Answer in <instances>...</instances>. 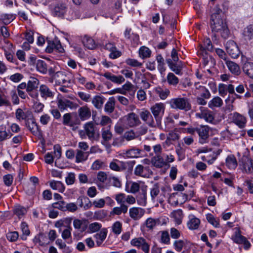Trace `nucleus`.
I'll use <instances>...</instances> for the list:
<instances>
[{
  "label": "nucleus",
  "mask_w": 253,
  "mask_h": 253,
  "mask_svg": "<svg viewBox=\"0 0 253 253\" xmlns=\"http://www.w3.org/2000/svg\"><path fill=\"white\" fill-rule=\"evenodd\" d=\"M200 224V219L194 216L187 222V226L191 230H195L198 228Z\"/></svg>",
  "instance_id": "f704fd0d"
},
{
  "label": "nucleus",
  "mask_w": 253,
  "mask_h": 253,
  "mask_svg": "<svg viewBox=\"0 0 253 253\" xmlns=\"http://www.w3.org/2000/svg\"><path fill=\"white\" fill-rule=\"evenodd\" d=\"M226 165L230 169H235L238 164L234 155H230L226 159Z\"/></svg>",
  "instance_id": "c85d7f7f"
},
{
  "label": "nucleus",
  "mask_w": 253,
  "mask_h": 253,
  "mask_svg": "<svg viewBox=\"0 0 253 253\" xmlns=\"http://www.w3.org/2000/svg\"><path fill=\"white\" fill-rule=\"evenodd\" d=\"M134 162H124L120 161L117 159H114L109 165L110 168L114 171H122L126 170L127 167L129 168L130 170L132 169L133 164Z\"/></svg>",
  "instance_id": "423d86ee"
},
{
  "label": "nucleus",
  "mask_w": 253,
  "mask_h": 253,
  "mask_svg": "<svg viewBox=\"0 0 253 253\" xmlns=\"http://www.w3.org/2000/svg\"><path fill=\"white\" fill-rule=\"evenodd\" d=\"M85 132L88 138L91 140H98L100 138V133L96 127L94 126L92 122L86 123L84 125Z\"/></svg>",
  "instance_id": "0eeeda50"
},
{
  "label": "nucleus",
  "mask_w": 253,
  "mask_h": 253,
  "mask_svg": "<svg viewBox=\"0 0 253 253\" xmlns=\"http://www.w3.org/2000/svg\"><path fill=\"white\" fill-rule=\"evenodd\" d=\"M128 207L125 204H121L120 207H115L111 212V214L120 215L122 213H126L127 211Z\"/></svg>",
  "instance_id": "c9c22d12"
},
{
  "label": "nucleus",
  "mask_w": 253,
  "mask_h": 253,
  "mask_svg": "<svg viewBox=\"0 0 253 253\" xmlns=\"http://www.w3.org/2000/svg\"><path fill=\"white\" fill-rule=\"evenodd\" d=\"M151 163L152 165L157 168H161L164 166H167L166 162L161 155H156L151 159Z\"/></svg>",
  "instance_id": "b1692460"
},
{
  "label": "nucleus",
  "mask_w": 253,
  "mask_h": 253,
  "mask_svg": "<svg viewBox=\"0 0 253 253\" xmlns=\"http://www.w3.org/2000/svg\"><path fill=\"white\" fill-rule=\"evenodd\" d=\"M150 110L154 116L157 124L158 125H160L165 110V105L163 103H156L151 106Z\"/></svg>",
  "instance_id": "39448f33"
},
{
  "label": "nucleus",
  "mask_w": 253,
  "mask_h": 253,
  "mask_svg": "<svg viewBox=\"0 0 253 253\" xmlns=\"http://www.w3.org/2000/svg\"><path fill=\"white\" fill-rule=\"evenodd\" d=\"M232 122L240 128L245 127L247 122L246 118L238 113H234L232 116Z\"/></svg>",
  "instance_id": "6ab92c4d"
},
{
  "label": "nucleus",
  "mask_w": 253,
  "mask_h": 253,
  "mask_svg": "<svg viewBox=\"0 0 253 253\" xmlns=\"http://www.w3.org/2000/svg\"><path fill=\"white\" fill-rule=\"evenodd\" d=\"M215 52L217 54V55L218 56V57L224 60L225 61V62L229 60L228 59L227 55H226V53L225 52V51L223 50H222L220 48H216L215 49Z\"/></svg>",
  "instance_id": "69168bd1"
},
{
  "label": "nucleus",
  "mask_w": 253,
  "mask_h": 253,
  "mask_svg": "<svg viewBox=\"0 0 253 253\" xmlns=\"http://www.w3.org/2000/svg\"><path fill=\"white\" fill-rule=\"evenodd\" d=\"M139 55L142 58H148L150 56L151 51L146 46L141 47L139 51Z\"/></svg>",
  "instance_id": "3c124183"
},
{
  "label": "nucleus",
  "mask_w": 253,
  "mask_h": 253,
  "mask_svg": "<svg viewBox=\"0 0 253 253\" xmlns=\"http://www.w3.org/2000/svg\"><path fill=\"white\" fill-rule=\"evenodd\" d=\"M122 120L124 124L130 127H135L141 124L138 116L134 113L131 112L125 116Z\"/></svg>",
  "instance_id": "6e6552de"
},
{
  "label": "nucleus",
  "mask_w": 253,
  "mask_h": 253,
  "mask_svg": "<svg viewBox=\"0 0 253 253\" xmlns=\"http://www.w3.org/2000/svg\"><path fill=\"white\" fill-rule=\"evenodd\" d=\"M56 40L57 39L53 41H47L48 45L45 49L46 52L51 53L53 51V49H54L56 47V44H57Z\"/></svg>",
  "instance_id": "680f3d73"
},
{
  "label": "nucleus",
  "mask_w": 253,
  "mask_h": 253,
  "mask_svg": "<svg viewBox=\"0 0 253 253\" xmlns=\"http://www.w3.org/2000/svg\"><path fill=\"white\" fill-rule=\"evenodd\" d=\"M91 117V111L87 106L80 107V120L85 121Z\"/></svg>",
  "instance_id": "c756f323"
},
{
  "label": "nucleus",
  "mask_w": 253,
  "mask_h": 253,
  "mask_svg": "<svg viewBox=\"0 0 253 253\" xmlns=\"http://www.w3.org/2000/svg\"><path fill=\"white\" fill-rule=\"evenodd\" d=\"M223 15L222 10L220 8L219 5H216L212 10L211 19H221Z\"/></svg>",
  "instance_id": "58836bf2"
},
{
  "label": "nucleus",
  "mask_w": 253,
  "mask_h": 253,
  "mask_svg": "<svg viewBox=\"0 0 253 253\" xmlns=\"http://www.w3.org/2000/svg\"><path fill=\"white\" fill-rule=\"evenodd\" d=\"M200 91L202 92L201 96L205 98L208 99L211 96V93L209 91L203 86H199Z\"/></svg>",
  "instance_id": "338daca9"
},
{
  "label": "nucleus",
  "mask_w": 253,
  "mask_h": 253,
  "mask_svg": "<svg viewBox=\"0 0 253 253\" xmlns=\"http://www.w3.org/2000/svg\"><path fill=\"white\" fill-rule=\"evenodd\" d=\"M207 219L209 223L216 228L219 227V220L215 218L211 214L207 215Z\"/></svg>",
  "instance_id": "603ef678"
},
{
  "label": "nucleus",
  "mask_w": 253,
  "mask_h": 253,
  "mask_svg": "<svg viewBox=\"0 0 253 253\" xmlns=\"http://www.w3.org/2000/svg\"><path fill=\"white\" fill-rule=\"evenodd\" d=\"M82 42L84 45L89 49H93L96 47L94 40L86 35L84 36Z\"/></svg>",
  "instance_id": "bb28decb"
},
{
  "label": "nucleus",
  "mask_w": 253,
  "mask_h": 253,
  "mask_svg": "<svg viewBox=\"0 0 253 253\" xmlns=\"http://www.w3.org/2000/svg\"><path fill=\"white\" fill-rule=\"evenodd\" d=\"M21 228L23 232L21 238L23 240H26L27 239L26 236H28L30 233L28 225L26 222H23L21 224Z\"/></svg>",
  "instance_id": "8fccbe9b"
},
{
  "label": "nucleus",
  "mask_w": 253,
  "mask_h": 253,
  "mask_svg": "<svg viewBox=\"0 0 253 253\" xmlns=\"http://www.w3.org/2000/svg\"><path fill=\"white\" fill-rule=\"evenodd\" d=\"M225 63L228 69L232 74L236 76L240 74L241 70L238 64L230 60L227 61Z\"/></svg>",
  "instance_id": "393cba45"
},
{
  "label": "nucleus",
  "mask_w": 253,
  "mask_h": 253,
  "mask_svg": "<svg viewBox=\"0 0 253 253\" xmlns=\"http://www.w3.org/2000/svg\"><path fill=\"white\" fill-rule=\"evenodd\" d=\"M168 103L170 107L174 109L188 111L191 108V104L188 99L184 97L172 98Z\"/></svg>",
  "instance_id": "f03ea898"
},
{
  "label": "nucleus",
  "mask_w": 253,
  "mask_h": 253,
  "mask_svg": "<svg viewBox=\"0 0 253 253\" xmlns=\"http://www.w3.org/2000/svg\"><path fill=\"white\" fill-rule=\"evenodd\" d=\"M144 210L140 208L133 207L129 210L130 217L134 220L139 219L144 214Z\"/></svg>",
  "instance_id": "aec40b11"
},
{
  "label": "nucleus",
  "mask_w": 253,
  "mask_h": 253,
  "mask_svg": "<svg viewBox=\"0 0 253 253\" xmlns=\"http://www.w3.org/2000/svg\"><path fill=\"white\" fill-rule=\"evenodd\" d=\"M171 214L172 217L174 218L176 222L178 224H180L181 223V220L183 217V212L181 210H177L173 211Z\"/></svg>",
  "instance_id": "09e8293b"
},
{
  "label": "nucleus",
  "mask_w": 253,
  "mask_h": 253,
  "mask_svg": "<svg viewBox=\"0 0 253 253\" xmlns=\"http://www.w3.org/2000/svg\"><path fill=\"white\" fill-rule=\"evenodd\" d=\"M40 91L42 97H51L53 96L52 92L49 90L48 87L45 85H42L40 86Z\"/></svg>",
  "instance_id": "a19ab883"
},
{
  "label": "nucleus",
  "mask_w": 253,
  "mask_h": 253,
  "mask_svg": "<svg viewBox=\"0 0 253 253\" xmlns=\"http://www.w3.org/2000/svg\"><path fill=\"white\" fill-rule=\"evenodd\" d=\"M92 103L96 108L100 109L104 103V98L102 96L96 95L92 99Z\"/></svg>",
  "instance_id": "37998d69"
},
{
  "label": "nucleus",
  "mask_w": 253,
  "mask_h": 253,
  "mask_svg": "<svg viewBox=\"0 0 253 253\" xmlns=\"http://www.w3.org/2000/svg\"><path fill=\"white\" fill-rule=\"evenodd\" d=\"M156 60L158 63V69L162 75L166 70L164 59L161 54H159L156 56Z\"/></svg>",
  "instance_id": "2f4dec72"
},
{
  "label": "nucleus",
  "mask_w": 253,
  "mask_h": 253,
  "mask_svg": "<svg viewBox=\"0 0 253 253\" xmlns=\"http://www.w3.org/2000/svg\"><path fill=\"white\" fill-rule=\"evenodd\" d=\"M57 105L61 110H65L67 108L75 109L78 106V104L65 98L60 94H59L57 97Z\"/></svg>",
  "instance_id": "1a4fd4ad"
},
{
  "label": "nucleus",
  "mask_w": 253,
  "mask_h": 253,
  "mask_svg": "<svg viewBox=\"0 0 253 253\" xmlns=\"http://www.w3.org/2000/svg\"><path fill=\"white\" fill-rule=\"evenodd\" d=\"M67 7L64 3H57L52 11L54 16L63 18L66 12Z\"/></svg>",
  "instance_id": "a211bd4d"
},
{
  "label": "nucleus",
  "mask_w": 253,
  "mask_h": 253,
  "mask_svg": "<svg viewBox=\"0 0 253 253\" xmlns=\"http://www.w3.org/2000/svg\"><path fill=\"white\" fill-rule=\"evenodd\" d=\"M157 220L152 218H148L145 221V225L149 230H152L156 225Z\"/></svg>",
  "instance_id": "052dcab7"
},
{
  "label": "nucleus",
  "mask_w": 253,
  "mask_h": 253,
  "mask_svg": "<svg viewBox=\"0 0 253 253\" xmlns=\"http://www.w3.org/2000/svg\"><path fill=\"white\" fill-rule=\"evenodd\" d=\"M102 137L105 141H108L111 139L112 134L109 129L103 128L102 130Z\"/></svg>",
  "instance_id": "13d9d810"
},
{
  "label": "nucleus",
  "mask_w": 253,
  "mask_h": 253,
  "mask_svg": "<svg viewBox=\"0 0 253 253\" xmlns=\"http://www.w3.org/2000/svg\"><path fill=\"white\" fill-rule=\"evenodd\" d=\"M115 100L113 97H110L105 105L104 110L106 112L111 113L115 109Z\"/></svg>",
  "instance_id": "72a5a7b5"
},
{
  "label": "nucleus",
  "mask_w": 253,
  "mask_h": 253,
  "mask_svg": "<svg viewBox=\"0 0 253 253\" xmlns=\"http://www.w3.org/2000/svg\"><path fill=\"white\" fill-rule=\"evenodd\" d=\"M212 48L213 46L211 41L209 38L205 39L204 41V45H202L200 47L201 51H203V53L205 52V54H207L206 50L211 51Z\"/></svg>",
  "instance_id": "ea45409f"
},
{
  "label": "nucleus",
  "mask_w": 253,
  "mask_h": 253,
  "mask_svg": "<svg viewBox=\"0 0 253 253\" xmlns=\"http://www.w3.org/2000/svg\"><path fill=\"white\" fill-rule=\"evenodd\" d=\"M140 150L137 148H132L126 152L127 156L130 158H137L140 154Z\"/></svg>",
  "instance_id": "864d4df0"
},
{
  "label": "nucleus",
  "mask_w": 253,
  "mask_h": 253,
  "mask_svg": "<svg viewBox=\"0 0 253 253\" xmlns=\"http://www.w3.org/2000/svg\"><path fill=\"white\" fill-rule=\"evenodd\" d=\"M222 99L220 97L217 96L214 97L209 102L208 106L210 108L213 109L214 107H220L222 105Z\"/></svg>",
  "instance_id": "4c0bfd02"
},
{
  "label": "nucleus",
  "mask_w": 253,
  "mask_h": 253,
  "mask_svg": "<svg viewBox=\"0 0 253 253\" xmlns=\"http://www.w3.org/2000/svg\"><path fill=\"white\" fill-rule=\"evenodd\" d=\"M227 52L232 58H237L240 55V50L236 43L232 40L227 41L225 44Z\"/></svg>",
  "instance_id": "9d476101"
},
{
  "label": "nucleus",
  "mask_w": 253,
  "mask_h": 253,
  "mask_svg": "<svg viewBox=\"0 0 253 253\" xmlns=\"http://www.w3.org/2000/svg\"><path fill=\"white\" fill-rule=\"evenodd\" d=\"M147 190L146 187H142L140 189L138 194L136 196L138 204L141 206H145L147 203Z\"/></svg>",
  "instance_id": "5701e85b"
},
{
  "label": "nucleus",
  "mask_w": 253,
  "mask_h": 253,
  "mask_svg": "<svg viewBox=\"0 0 253 253\" xmlns=\"http://www.w3.org/2000/svg\"><path fill=\"white\" fill-rule=\"evenodd\" d=\"M141 119L145 122L149 126L153 127L155 126V122L150 112L147 110H143L139 113Z\"/></svg>",
  "instance_id": "f3484780"
},
{
  "label": "nucleus",
  "mask_w": 253,
  "mask_h": 253,
  "mask_svg": "<svg viewBox=\"0 0 253 253\" xmlns=\"http://www.w3.org/2000/svg\"><path fill=\"white\" fill-rule=\"evenodd\" d=\"M50 187L54 190H57L59 192L63 193L65 190V187L61 182L59 181H52L50 182Z\"/></svg>",
  "instance_id": "e433bc0d"
},
{
  "label": "nucleus",
  "mask_w": 253,
  "mask_h": 253,
  "mask_svg": "<svg viewBox=\"0 0 253 253\" xmlns=\"http://www.w3.org/2000/svg\"><path fill=\"white\" fill-rule=\"evenodd\" d=\"M26 211V209L21 206L16 207L14 210V213L18 216L24 215Z\"/></svg>",
  "instance_id": "774afa93"
},
{
  "label": "nucleus",
  "mask_w": 253,
  "mask_h": 253,
  "mask_svg": "<svg viewBox=\"0 0 253 253\" xmlns=\"http://www.w3.org/2000/svg\"><path fill=\"white\" fill-rule=\"evenodd\" d=\"M242 69L244 73L249 78L253 79V62L248 61L247 58L242 56Z\"/></svg>",
  "instance_id": "2eb2a0df"
},
{
  "label": "nucleus",
  "mask_w": 253,
  "mask_h": 253,
  "mask_svg": "<svg viewBox=\"0 0 253 253\" xmlns=\"http://www.w3.org/2000/svg\"><path fill=\"white\" fill-rule=\"evenodd\" d=\"M179 138V135L178 133L176 132L175 129L174 130H171L169 132L167 137V141H176L177 140H178Z\"/></svg>",
  "instance_id": "4d7b16f0"
},
{
  "label": "nucleus",
  "mask_w": 253,
  "mask_h": 253,
  "mask_svg": "<svg viewBox=\"0 0 253 253\" xmlns=\"http://www.w3.org/2000/svg\"><path fill=\"white\" fill-rule=\"evenodd\" d=\"M160 193L159 187L157 184H155L152 188L151 189V196L152 200L154 199L159 195Z\"/></svg>",
  "instance_id": "e2e57ef3"
},
{
  "label": "nucleus",
  "mask_w": 253,
  "mask_h": 253,
  "mask_svg": "<svg viewBox=\"0 0 253 253\" xmlns=\"http://www.w3.org/2000/svg\"><path fill=\"white\" fill-rule=\"evenodd\" d=\"M15 17L13 14H4L1 15L0 20H1L4 25H7L12 21Z\"/></svg>",
  "instance_id": "49530a36"
},
{
  "label": "nucleus",
  "mask_w": 253,
  "mask_h": 253,
  "mask_svg": "<svg viewBox=\"0 0 253 253\" xmlns=\"http://www.w3.org/2000/svg\"><path fill=\"white\" fill-rule=\"evenodd\" d=\"M243 162V171L247 173L253 172V160L247 157H243L242 159Z\"/></svg>",
  "instance_id": "4be33fe9"
},
{
  "label": "nucleus",
  "mask_w": 253,
  "mask_h": 253,
  "mask_svg": "<svg viewBox=\"0 0 253 253\" xmlns=\"http://www.w3.org/2000/svg\"><path fill=\"white\" fill-rule=\"evenodd\" d=\"M211 27L212 32L220 33L221 36L224 39H228L230 35V32L227 24L222 18L211 19Z\"/></svg>",
  "instance_id": "f257e3e1"
},
{
  "label": "nucleus",
  "mask_w": 253,
  "mask_h": 253,
  "mask_svg": "<svg viewBox=\"0 0 253 253\" xmlns=\"http://www.w3.org/2000/svg\"><path fill=\"white\" fill-rule=\"evenodd\" d=\"M176 153L178 157V160L181 161L185 157V149L183 148L180 144H178L176 147Z\"/></svg>",
  "instance_id": "de8ad7c7"
},
{
  "label": "nucleus",
  "mask_w": 253,
  "mask_h": 253,
  "mask_svg": "<svg viewBox=\"0 0 253 253\" xmlns=\"http://www.w3.org/2000/svg\"><path fill=\"white\" fill-rule=\"evenodd\" d=\"M167 63L170 69L177 75L182 74V70L183 67L181 61H172L170 58L166 59Z\"/></svg>",
  "instance_id": "ddd939ff"
},
{
  "label": "nucleus",
  "mask_w": 253,
  "mask_h": 253,
  "mask_svg": "<svg viewBox=\"0 0 253 253\" xmlns=\"http://www.w3.org/2000/svg\"><path fill=\"white\" fill-rule=\"evenodd\" d=\"M147 169V168H144L141 165H138L135 168L134 171V174L136 176L145 177V174L144 173V170Z\"/></svg>",
  "instance_id": "5fc2aeb1"
},
{
  "label": "nucleus",
  "mask_w": 253,
  "mask_h": 253,
  "mask_svg": "<svg viewBox=\"0 0 253 253\" xmlns=\"http://www.w3.org/2000/svg\"><path fill=\"white\" fill-rule=\"evenodd\" d=\"M123 137L127 141H130L137 138V136L133 130H130L125 132Z\"/></svg>",
  "instance_id": "6e6d98bb"
},
{
  "label": "nucleus",
  "mask_w": 253,
  "mask_h": 253,
  "mask_svg": "<svg viewBox=\"0 0 253 253\" xmlns=\"http://www.w3.org/2000/svg\"><path fill=\"white\" fill-rule=\"evenodd\" d=\"M25 113L24 112L23 110L21 108H18L16 110V113H15V117L16 118L20 121L21 120H25V123L26 122V120L29 119L30 116L32 115L31 113Z\"/></svg>",
  "instance_id": "7c9ffc66"
},
{
  "label": "nucleus",
  "mask_w": 253,
  "mask_h": 253,
  "mask_svg": "<svg viewBox=\"0 0 253 253\" xmlns=\"http://www.w3.org/2000/svg\"><path fill=\"white\" fill-rule=\"evenodd\" d=\"M122 227V223L120 221H116L112 226V231L114 233L119 235L121 233Z\"/></svg>",
  "instance_id": "bf43d9fd"
},
{
  "label": "nucleus",
  "mask_w": 253,
  "mask_h": 253,
  "mask_svg": "<svg viewBox=\"0 0 253 253\" xmlns=\"http://www.w3.org/2000/svg\"><path fill=\"white\" fill-rule=\"evenodd\" d=\"M107 234V229L106 228H103L99 233H97L94 235L97 246L99 247L101 246V245L106 239Z\"/></svg>",
  "instance_id": "a878e982"
},
{
  "label": "nucleus",
  "mask_w": 253,
  "mask_h": 253,
  "mask_svg": "<svg viewBox=\"0 0 253 253\" xmlns=\"http://www.w3.org/2000/svg\"><path fill=\"white\" fill-rule=\"evenodd\" d=\"M36 68L38 71L43 74L47 72V65L45 62L42 60H38L36 63Z\"/></svg>",
  "instance_id": "a18cd8bd"
},
{
  "label": "nucleus",
  "mask_w": 253,
  "mask_h": 253,
  "mask_svg": "<svg viewBox=\"0 0 253 253\" xmlns=\"http://www.w3.org/2000/svg\"><path fill=\"white\" fill-rule=\"evenodd\" d=\"M246 239V238L242 236L240 233H236L233 238L234 242L239 244H242Z\"/></svg>",
  "instance_id": "0e129e2a"
},
{
  "label": "nucleus",
  "mask_w": 253,
  "mask_h": 253,
  "mask_svg": "<svg viewBox=\"0 0 253 253\" xmlns=\"http://www.w3.org/2000/svg\"><path fill=\"white\" fill-rule=\"evenodd\" d=\"M63 124L64 125H69L72 127L73 131L78 130L79 128V115L77 113H66L64 115Z\"/></svg>",
  "instance_id": "7ed1b4c3"
},
{
  "label": "nucleus",
  "mask_w": 253,
  "mask_h": 253,
  "mask_svg": "<svg viewBox=\"0 0 253 253\" xmlns=\"http://www.w3.org/2000/svg\"><path fill=\"white\" fill-rule=\"evenodd\" d=\"M169 84L175 86L179 82V79L173 73H169L167 77Z\"/></svg>",
  "instance_id": "79ce46f5"
},
{
  "label": "nucleus",
  "mask_w": 253,
  "mask_h": 253,
  "mask_svg": "<svg viewBox=\"0 0 253 253\" xmlns=\"http://www.w3.org/2000/svg\"><path fill=\"white\" fill-rule=\"evenodd\" d=\"M53 79L55 83L58 84H65L68 85L70 83V80L63 72H57L53 76Z\"/></svg>",
  "instance_id": "dca6fc26"
},
{
  "label": "nucleus",
  "mask_w": 253,
  "mask_h": 253,
  "mask_svg": "<svg viewBox=\"0 0 253 253\" xmlns=\"http://www.w3.org/2000/svg\"><path fill=\"white\" fill-rule=\"evenodd\" d=\"M25 126L35 136L41 139L43 138L42 132L39 126L36 122V119L33 115H31L29 119L26 120Z\"/></svg>",
  "instance_id": "20e7f679"
},
{
  "label": "nucleus",
  "mask_w": 253,
  "mask_h": 253,
  "mask_svg": "<svg viewBox=\"0 0 253 253\" xmlns=\"http://www.w3.org/2000/svg\"><path fill=\"white\" fill-rule=\"evenodd\" d=\"M131 244L141 249L145 253H149V245L145 239L143 238L140 237L132 239L131 241Z\"/></svg>",
  "instance_id": "4468645a"
},
{
  "label": "nucleus",
  "mask_w": 253,
  "mask_h": 253,
  "mask_svg": "<svg viewBox=\"0 0 253 253\" xmlns=\"http://www.w3.org/2000/svg\"><path fill=\"white\" fill-rule=\"evenodd\" d=\"M157 94L161 99H166L170 94V91L168 88L163 89L161 87L158 88L156 90Z\"/></svg>",
  "instance_id": "c03bdc74"
},
{
  "label": "nucleus",
  "mask_w": 253,
  "mask_h": 253,
  "mask_svg": "<svg viewBox=\"0 0 253 253\" xmlns=\"http://www.w3.org/2000/svg\"><path fill=\"white\" fill-rule=\"evenodd\" d=\"M243 36L246 41L253 39V24H250L244 28Z\"/></svg>",
  "instance_id": "cd10ccee"
},
{
  "label": "nucleus",
  "mask_w": 253,
  "mask_h": 253,
  "mask_svg": "<svg viewBox=\"0 0 253 253\" xmlns=\"http://www.w3.org/2000/svg\"><path fill=\"white\" fill-rule=\"evenodd\" d=\"M200 109L201 112L200 113H197V116L204 119L208 123H213L214 120V113L208 108L203 107H201Z\"/></svg>",
  "instance_id": "9b49d317"
},
{
  "label": "nucleus",
  "mask_w": 253,
  "mask_h": 253,
  "mask_svg": "<svg viewBox=\"0 0 253 253\" xmlns=\"http://www.w3.org/2000/svg\"><path fill=\"white\" fill-rule=\"evenodd\" d=\"M39 80L35 78H32L28 82L27 84L26 91L29 92L36 90L38 88Z\"/></svg>",
  "instance_id": "473e14b6"
},
{
  "label": "nucleus",
  "mask_w": 253,
  "mask_h": 253,
  "mask_svg": "<svg viewBox=\"0 0 253 253\" xmlns=\"http://www.w3.org/2000/svg\"><path fill=\"white\" fill-rule=\"evenodd\" d=\"M102 75L107 80L117 84H121L124 82L125 80V78L122 76H116L108 72H105Z\"/></svg>",
  "instance_id": "412c9836"
},
{
  "label": "nucleus",
  "mask_w": 253,
  "mask_h": 253,
  "mask_svg": "<svg viewBox=\"0 0 253 253\" xmlns=\"http://www.w3.org/2000/svg\"><path fill=\"white\" fill-rule=\"evenodd\" d=\"M210 127L208 126H201L196 128V131L198 134L199 142L202 144L206 143L209 136Z\"/></svg>",
  "instance_id": "f8f14e48"
}]
</instances>
